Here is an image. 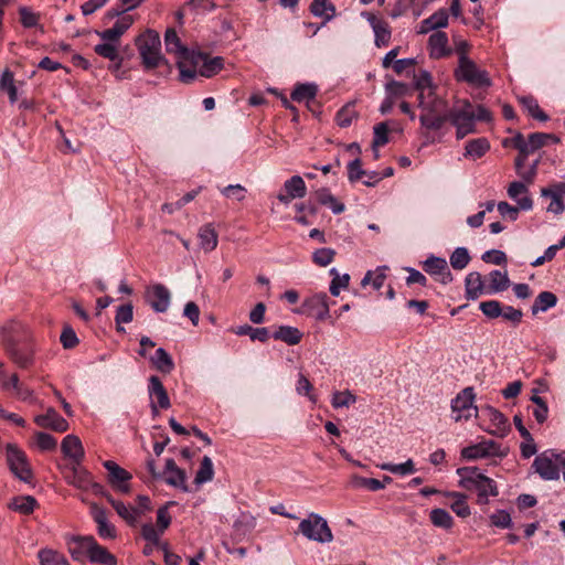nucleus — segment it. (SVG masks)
Masks as SVG:
<instances>
[{
  "label": "nucleus",
  "instance_id": "obj_1",
  "mask_svg": "<svg viewBox=\"0 0 565 565\" xmlns=\"http://www.w3.org/2000/svg\"><path fill=\"white\" fill-rule=\"evenodd\" d=\"M418 108L420 115L418 117L422 128L426 130H440L449 118V105L446 99L437 94L418 95Z\"/></svg>",
  "mask_w": 565,
  "mask_h": 565
},
{
  "label": "nucleus",
  "instance_id": "obj_2",
  "mask_svg": "<svg viewBox=\"0 0 565 565\" xmlns=\"http://www.w3.org/2000/svg\"><path fill=\"white\" fill-rule=\"evenodd\" d=\"M456 472L460 477V487L477 492L478 504H488L490 497H497L499 494L495 481L481 473L478 468L461 467L458 468Z\"/></svg>",
  "mask_w": 565,
  "mask_h": 565
},
{
  "label": "nucleus",
  "instance_id": "obj_3",
  "mask_svg": "<svg viewBox=\"0 0 565 565\" xmlns=\"http://www.w3.org/2000/svg\"><path fill=\"white\" fill-rule=\"evenodd\" d=\"M136 45L146 70H153L167 63L161 53V40L158 32L147 30L136 39Z\"/></svg>",
  "mask_w": 565,
  "mask_h": 565
},
{
  "label": "nucleus",
  "instance_id": "obj_4",
  "mask_svg": "<svg viewBox=\"0 0 565 565\" xmlns=\"http://www.w3.org/2000/svg\"><path fill=\"white\" fill-rule=\"evenodd\" d=\"M298 532L307 540L316 543L327 544L333 541V533L327 519L315 512L308 513L300 521Z\"/></svg>",
  "mask_w": 565,
  "mask_h": 565
},
{
  "label": "nucleus",
  "instance_id": "obj_5",
  "mask_svg": "<svg viewBox=\"0 0 565 565\" xmlns=\"http://www.w3.org/2000/svg\"><path fill=\"white\" fill-rule=\"evenodd\" d=\"M18 324L11 323L2 328V341L12 361L20 367H28L33 364L32 350L26 344H21L15 337Z\"/></svg>",
  "mask_w": 565,
  "mask_h": 565
},
{
  "label": "nucleus",
  "instance_id": "obj_6",
  "mask_svg": "<svg viewBox=\"0 0 565 565\" xmlns=\"http://www.w3.org/2000/svg\"><path fill=\"white\" fill-rule=\"evenodd\" d=\"M448 121L456 128V138L459 140L475 132L476 126L472 104L465 100L460 106L450 107Z\"/></svg>",
  "mask_w": 565,
  "mask_h": 565
},
{
  "label": "nucleus",
  "instance_id": "obj_7",
  "mask_svg": "<svg viewBox=\"0 0 565 565\" xmlns=\"http://www.w3.org/2000/svg\"><path fill=\"white\" fill-rule=\"evenodd\" d=\"M455 77L476 87H489L492 84L488 72L479 68L469 56H462L458 61Z\"/></svg>",
  "mask_w": 565,
  "mask_h": 565
},
{
  "label": "nucleus",
  "instance_id": "obj_8",
  "mask_svg": "<svg viewBox=\"0 0 565 565\" xmlns=\"http://www.w3.org/2000/svg\"><path fill=\"white\" fill-rule=\"evenodd\" d=\"M476 394L471 386L461 390L455 398L451 399L450 407L455 422L468 420L478 415V407L475 405Z\"/></svg>",
  "mask_w": 565,
  "mask_h": 565
},
{
  "label": "nucleus",
  "instance_id": "obj_9",
  "mask_svg": "<svg viewBox=\"0 0 565 565\" xmlns=\"http://www.w3.org/2000/svg\"><path fill=\"white\" fill-rule=\"evenodd\" d=\"M329 297L326 292H316L307 297L300 308L295 310L298 315L315 318L318 321H324L330 316Z\"/></svg>",
  "mask_w": 565,
  "mask_h": 565
},
{
  "label": "nucleus",
  "instance_id": "obj_10",
  "mask_svg": "<svg viewBox=\"0 0 565 565\" xmlns=\"http://www.w3.org/2000/svg\"><path fill=\"white\" fill-rule=\"evenodd\" d=\"M7 462L11 472L21 481L30 483L32 480V470L26 455L15 445L8 444L6 448Z\"/></svg>",
  "mask_w": 565,
  "mask_h": 565
},
{
  "label": "nucleus",
  "instance_id": "obj_11",
  "mask_svg": "<svg viewBox=\"0 0 565 565\" xmlns=\"http://www.w3.org/2000/svg\"><path fill=\"white\" fill-rule=\"evenodd\" d=\"M559 459L561 455L546 450L536 456L533 461V468L543 480H557L559 478Z\"/></svg>",
  "mask_w": 565,
  "mask_h": 565
},
{
  "label": "nucleus",
  "instance_id": "obj_12",
  "mask_svg": "<svg viewBox=\"0 0 565 565\" xmlns=\"http://www.w3.org/2000/svg\"><path fill=\"white\" fill-rule=\"evenodd\" d=\"M103 466L108 472L107 481L110 487L119 493H129L131 490V486L129 483L132 478L131 473L113 460L104 461Z\"/></svg>",
  "mask_w": 565,
  "mask_h": 565
},
{
  "label": "nucleus",
  "instance_id": "obj_13",
  "mask_svg": "<svg viewBox=\"0 0 565 565\" xmlns=\"http://www.w3.org/2000/svg\"><path fill=\"white\" fill-rule=\"evenodd\" d=\"M148 394L153 416L159 414V408L168 409L171 406L167 390L157 375H151L148 380Z\"/></svg>",
  "mask_w": 565,
  "mask_h": 565
},
{
  "label": "nucleus",
  "instance_id": "obj_14",
  "mask_svg": "<svg viewBox=\"0 0 565 565\" xmlns=\"http://www.w3.org/2000/svg\"><path fill=\"white\" fill-rule=\"evenodd\" d=\"M189 62L194 66H199V75L206 78L217 74L224 66V61L221 56L210 58L204 53L192 52Z\"/></svg>",
  "mask_w": 565,
  "mask_h": 565
},
{
  "label": "nucleus",
  "instance_id": "obj_15",
  "mask_svg": "<svg viewBox=\"0 0 565 565\" xmlns=\"http://www.w3.org/2000/svg\"><path fill=\"white\" fill-rule=\"evenodd\" d=\"M146 298L154 312H166L171 302L170 290L162 284H154L146 291Z\"/></svg>",
  "mask_w": 565,
  "mask_h": 565
},
{
  "label": "nucleus",
  "instance_id": "obj_16",
  "mask_svg": "<svg viewBox=\"0 0 565 565\" xmlns=\"http://www.w3.org/2000/svg\"><path fill=\"white\" fill-rule=\"evenodd\" d=\"M423 268L427 274L436 277V279L444 285L451 282L454 279L448 268L447 260L444 257L429 255L423 262Z\"/></svg>",
  "mask_w": 565,
  "mask_h": 565
},
{
  "label": "nucleus",
  "instance_id": "obj_17",
  "mask_svg": "<svg viewBox=\"0 0 565 565\" xmlns=\"http://www.w3.org/2000/svg\"><path fill=\"white\" fill-rule=\"evenodd\" d=\"M482 415L490 422L486 429L489 434L497 437H505L510 431V425L507 417L497 408L488 405L481 409Z\"/></svg>",
  "mask_w": 565,
  "mask_h": 565
},
{
  "label": "nucleus",
  "instance_id": "obj_18",
  "mask_svg": "<svg viewBox=\"0 0 565 565\" xmlns=\"http://www.w3.org/2000/svg\"><path fill=\"white\" fill-rule=\"evenodd\" d=\"M164 482L173 488L180 489L183 492H190L186 483V473L183 469L179 468L172 458L166 460L162 477Z\"/></svg>",
  "mask_w": 565,
  "mask_h": 565
},
{
  "label": "nucleus",
  "instance_id": "obj_19",
  "mask_svg": "<svg viewBox=\"0 0 565 565\" xmlns=\"http://www.w3.org/2000/svg\"><path fill=\"white\" fill-rule=\"evenodd\" d=\"M95 539L92 535L88 536H72L67 540V548L74 561L85 562L89 558L90 550L93 547Z\"/></svg>",
  "mask_w": 565,
  "mask_h": 565
},
{
  "label": "nucleus",
  "instance_id": "obj_20",
  "mask_svg": "<svg viewBox=\"0 0 565 565\" xmlns=\"http://www.w3.org/2000/svg\"><path fill=\"white\" fill-rule=\"evenodd\" d=\"M508 196L514 201L521 211H531L533 200L530 195L527 185L522 181H513L507 190Z\"/></svg>",
  "mask_w": 565,
  "mask_h": 565
},
{
  "label": "nucleus",
  "instance_id": "obj_21",
  "mask_svg": "<svg viewBox=\"0 0 565 565\" xmlns=\"http://www.w3.org/2000/svg\"><path fill=\"white\" fill-rule=\"evenodd\" d=\"M34 422L38 426L50 428L58 433L68 429V423L54 408H49L45 414L35 416Z\"/></svg>",
  "mask_w": 565,
  "mask_h": 565
},
{
  "label": "nucleus",
  "instance_id": "obj_22",
  "mask_svg": "<svg viewBox=\"0 0 565 565\" xmlns=\"http://www.w3.org/2000/svg\"><path fill=\"white\" fill-rule=\"evenodd\" d=\"M63 455L70 458L75 465H81L84 458V448L81 439L75 435H67L61 444Z\"/></svg>",
  "mask_w": 565,
  "mask_h": 565
},
{
  "label": "nucleus",
  "instance_id": "obj_23",
  "mask_svg": "<svg viewBox=\"0 0 565 565\" xmlns=\"http://www.w3.org/2000/svg\"><path fill=\"white\" fill-rule=\"evenodd\" d=\"M270 337L277 341L286 343L287 345H296L301 341L303 333L296 327L280 324L275 327Z\"/></svg>",
  "mask_w": 565,
  "mask_h": 565
},
{
  "label": "nucleus",
  "instance_id": "obj_24",
  "mask_svg": "<svg viewBox=\"0 0 565 565\" xmlns=\"http://www.w3.org/2000/svg\"><path fill=\"white\" fill-rule=\"evenodd\" d=\"M497 444L493 440L481 441L462 448L461 457L466 460H477L494 454Z\"/></svg>",
  "mask_w": 565,
  "mask_h": 565
},
{
  "label": "nucleus",
  "instance_id": "obj_25",
  "mask_svg": "<svg viewBox=\"0 0 565 565\" xmlns=\"http://www.w3.org/2000/svg\"><path fill=\"white\" fill-rule=\"evenodd\" d=\"M428 46L429 55L433 58H443L451 53L448 49V36L441 31H437L429 36Z\"/></svg>",
  "mask_w": 565,
  "mask_h": 565
},
{
  "label": "nucleus",
  "instance_id": "obj_26",
  "mask_svg": "<svg viewBox=\"0 0 565 565\" xmlns=\"http://www.w3.org/2000/svg\"><path fill=\"white\" fill-rule=\"evenodd\" d=\"M318 90L319 88L316 83H299L294 87L290 98L294 102L305 103L309 106L316 99Z\"/></svg>",
  "mask_w": 565,
  "mask_h": 565
},
{
  "label": "nucleus",
  "instance_id": "obj_27",
  "mask_svg": "<svg viewBox=\"0 0 565 565\" xmlns=\"http://www.w3.org/2000/svg\"><path fill=\"white\" fill-rule=\"evenodd\" d=\"M164 45L166 50L169 53H174L184 61H189L191 53L188 49L181 43L180 38L178 36L175 30L168 29L164 33Z\"/></svg>",
  "mask_w": 565,
  "mask_h": 565
},
{
  "label": "nucleus",
  "instance_id": "obj_28",
  "mask_svg": "<svg viewBox=\"0 0 565 565\" xmlns=\"http://www.w3.org/2000/svg\"><path fill=\"white\" fill-rule=\"evenodd\" d=\"M108 502L111 504L117 514L124 519L130 526H136L140 519V511H137L135 507L126 505L122 501L114 498H108Z\"/></svg>",
  "mask_w": 565,
  "mask_h": 565
},
{
  "label": "nucleus",
  "instance_id": "obj_29",
  "mask_svg": "<svg viewBox=\"0 0 565 565\" xmlns=\"http://www.w3.org/2000/svg\"><path fill=\"white\" fill-rule=\"evenodd\" d=\"M482 276L478 271L469 273L465 279L466 297L469 300L478 299L482 294H486L483 289Z\"/></svg>",
  "mask_w": 565,
  "mask_h": 565
},
{
  "label": "nucleus",
  "instance_id": "obj_30",
  "mask_svg": "<svg viewBox=\"0 0 565 565\" xmlns=\"http://www.w3.org/2000/svg\"><path fill=\"white\" fill-rule=\"evenodd\" d=\"M490 150V142L487 138L480 137L468 140L465 145L463 157L477 160L483 157Z\"/></svg>",
  "mask_w": 565,
  "mask_h": 565
},
{
  "label": "nucleus",
  "instance_id": "obj_31",
  "mask_svg": "<svg viewBox=\"0 0 565 565\" xmlns=\"http://www.w3.org/2000/svg\"><path fill=\"white\" fill-rule=\"evenodd\" d=\"M557 296L554 292L547 290L541 291L531 307V313L536 316L540 312H546L554 308L557 305Z\"/></svg>",
  "mask_w": 565,
  "mask_h": 565
},
{
  "label": "nucleus",
  "instance_id": "obj_32",
  "mask_svg": "<svg viewBox=\"0 0 565 565\" xmlns=\"http://www.w3.org/2000/svg\"><path fill=\"white\" fill-rule=\"evenodd\" d=\"M413 81L415 89L418 90V95L436 94V86L433 83L431 74L427 70H420L418 73H414Z\"/></svg>",
  "mask_w": 565,
  "mask_h": 565
},
{
  "label": "nucleus",
  "instance_id": "obj_33",
  "mask_svg": "<svg viewBox=\"0 0 565 565\" xmlns=\"http://www.w3.org/2000/svg\"><path fill=\"white\" fill-rule=\"evenodd\" d=\"M490 284L486 289L487 295H494L501 291H504L510 286V279L508 274L504 271H500L494 269L489 274Z\"/></svg>",
  "mask_w": 565,
  "mask_h": 565
},
{
  "label": "nucleus",
  "instance_id": "obj_34",
  "mask_svg": "<svg viewBox=\"0 0 565 565\" xmlns=\"http://www.w3.org/2000/svg\"><path fill=\"white\" fill-rule=\"evenodd\" d=\"M236 335H248L252 341L267 342L270 338L268 328H253L249 324H242L234 329Z\"/></svg>",
  "mask_w": 565,
  "mask_h": 565
},
{
  "label": "nucleus",
  "instance_id": "obj_35",
  "mask_svg": "<svg viewBox=\"0 0 565 565\" xmlns=\"http://www.w3.org/2000/svg\"><path fill=\"white\" fill-rule=\"evenodd\" d=\"M93 476L89 471L82 468L81 465H75L72 469V475L68 478V483L81 490H88Z\"/></svg>",
  "mask_w": 565,
  "mask_h": 565
},
{
  "label": "nucleus",
  "instance_id": "obj_36",
  "mask_svg": "<svg viewBox=\"0 0 565 565\" xmlns=\"http://www.w3.org/2000/svg\"><path fill=\"white\" fill-rule=\"evenodd\" d=\"M150 362L162 373H170L174 369L171 355L163 348L156 350L154 354L150 356Z\"/></svg>",
  "mask_w": 565,
  "mask_h": 565
},
{
  "label": "nucleus",
  "instance_id": "obj_37",
  "mask_svg": "<svg viewBox=\"0 0 565 565\" xmlns=\"http://www.w3.org/2000/svg\"><path fill=\"white\" fill-rule=\"evenodd\" d=\"M317 200L320 204L328 206L333 214H341L345 206L339 202L335 196L327 188H321L316 192Z\"/></svg>",
  "mask_w": 565,
  "mask_h": 565
},
{
  "label": "nucleus",
  "instance_id": "obj_38",
  "mask_svg": "<svg viewBox=\"0 0 565 565\" xmlns=\"http://www.w3.org/2000/svg\"><path fill=\"white\" fill-rule=\"evenodd\" d=\"M92 563H98L103 565H117L116 557L110 554L105 547L100 546L96 540L93 543L90 555L88 558Z\"/></svg>",
  "mask_w": 565,
  "mask_h": 565
},
{
  "label": "nucleus",
  "instance_id": "obj_39",
  "mask_svg": "<svg viewBox=\"0 0 565 565\" xmlns=\"http://www.w3.org/2000/svg\"><path fill=\"white\" fill-rule=\"evenodd\" d=\"M200 246L205 252H212L217 246V234L211 224L204 225L199 232Z\"/></svg>",
  "mask_w": 565,
  "mask_h": 565
},
{
  "label": "nucleus",
  "instance_id": "obj_40",
  "mask_svg": "<svg viewBox=\"0 0 565 565\" xmlns=\"http://www.w3.org/2000/svg\"><path fill=\"white\" fill-rule=\"evenodd\" d=\"M214 477V467L212 459L207 456H204L201 460L200 467L195 473L194 483L196 486H202L209 481H211Z\"/></svg>",
  "mask_w": 565,
  "mask_h": 565
},
{
  "label": "nucleus",
  "instance_id": "obj_41",
  "mask_svg": "<svg viewBox=\"0 0 565 565\" xmlns=\"http://www.w3.org/2000/svg\"><path fill=\"white\" fill-rule=\"evenodd\" d=\"M284 189L294 199H301L307 193L306 183L300 175H294L286 180Z\"/></svg>",
  "mask_w": 565,
  "mask_h": 565
},
{
  "label": "nucleus",
  "instance_id": "obj_42",
  "mask_svg": "<svg viewBox=\"0 0 565 565\" xmlns=\"http://www.w3.org/2000/svg\"><path fill=\"white\" fill-rule=\"evenodd\" d=\"M446 495L454 499L450 508L460 518H467L471 511L467 503V495L460 492H446Z\"/></svg>",
  "mask_w": 565,
  "mask_h": 565
},
{
  "label": "nucleus",
  "instance_id": "obj_43",
  "mask_svg": "<svg viewBox=\"0 0 565 565\" xmlns=\"http://www.w3.org/2000/svg\"><path fill=\"white\" fill-rule=\"evenodd\" d=\"M448 24V14L441 9L433 13L430 17L423 21L424 32L443 29Z\"/></svg>",
  "mask_w": 565,
  "mask_h": 565
},
{
  "label": "nucleus",
  "instance_id": "obj_44",
  "mask_svg": "<svg viewBox=\"0 0 565 565\" xmlns=\"http://www.w3.org/2000/svg\"><path fill=\"white\" fill-rule=\"evenodd\" d=\"M380 468L382 470L399 476L412 475L416 471L414 461L412 459H407L405 462L402 463L384 462L380 465Z\"/></svg>",
  "mask_w": 565,
  "mask_h": 565
},
{
  "label": "nucleus",
  "instance_id": "obj_45",
  "mask_svg": "<svg viewBox=\"0 0 565 565\" xmlns=\"http://www.w3.org/2000/svg\"><path fill=\"white\" fill-rule=\"evenodd\" d=\"M431 523L445 530H448L452 526L454 520L450 513L441 508H437L430 511L429 514Z\"/></svg>",
  "mask_w": 565,
  "mask_h": 565
},
{
  "label": "nucleus",
  "instance_id": "obj_46",
  "mask_svg": "<svg viewBox=\"0 0 565 565\" xmlns=\"http://www.w3.org/2000/svg\"><path fill=\"white\" fill-rule=\"evenodd\" d=\"M351 486L356 489H367L370 491H379L385 488V483L379 479L365 478L362 476H353L351 479Z\"/></svg>",
  "mask_w": 565,
  "mask_h": 565
},
{
  "label": "nucleus",
  "instance_id": "obj_47",
  "mask_svg": "<svg viewBox=\"0 0 565 565\" xmlns=\"http://www.w3.org/2000/svg\"><path fill=\"white\" fill-rule=\"evenodd\" d=\"M36 505V500L31 495L17 497L9 504V508L23 514L31 513Z\"/></svg>",
  "mask_w": 565,
  "mask_h": 565
},
{
  "label": "nucleus",
  "instance_id": "obj_48",
  "mask_svg": "<svg viewBox=\"0 0 565 565\" xmlns=\"http://www.w3.org/2000/svg\"><path fill=\"white\" fill-rule=\"evenodd\" d=\"M470 259L471 257L466 247L455 248V250L451 253L449 257L450 265L456 270L465 269L468 266Z\"/></svg>",
  "mask_w": 565,
  "mask_h": 565
},
{
  "label": "nucleus",
  "instance_id": "obj_49",
  "mask_svg": "<svg viewBox=\"0 0 565 565\" xmlns=\"http://www.w3.org/2000/svg\"><path fill=\"white\" fill-rule=\"evenodd\" d=\"M536 393L537 391L535 390L534 394L530 397L531 402L535 404L533 416L539 424H543L548 417V406Z\"/></svg>",
  "mask_w": 565,
  "mask_h": 565
},
{
  "label": "nucleus",
  "instance_id": "obj_50",
  "mask_svg": "<svg viewBox=\"0 0 565 565\" xmlns=\"http://www.w3.org/2000/svg\"><path fill=\"white\" fill-rule=\"evenodd\" d=\"M134 319V307L131 303L121 305L116 310L115 322L117 324V330L119 332H124L125 328L120 327V324L130 323Z\"/></svg>",
  "mask_w": 565,
  "mask_h": 565
},
{
  "label": "nucleus",
  "instance_id": "obj_51",
  "mask_svg": "<svg viewBox=\"0 0 565 565\" xmlns=\"http://www.w3.org/2000/svg\"><path fill=\"white\" fill-rule=\"evenodd\" d=\"M310 11L315 17H327L330 19L335 12V7L329 0H313Z\"/></svg>",
  "mask_w": 565,
  "mask_h": 565
},
{
  "label": "nucleus",
  "instance_id": "obj_52",
  "mask_svg": "<svg viewBox=\"0 0 565 565\" xmlns=\"http://www.w3.org/2000/svg\"><path fill=\"white\" fill-rule=\"evenodd\" d=\"M41 565H70L67 559L53 550H42L39 552Z\"/></svg>",
  "mask_w": 565,
  "mask_h": 565
},
{
  "label": "nucleus",
  "instance_id": "obj_53",
  "mask_svg": "<svg viewBox=\"0 0 565 565\" xmlns=\"http://www.w3.org/2000/svg\"><path fill=\"white\" fill-rule=\"evenodd\" d=\"M95 52L99 56L107 58L109 61H119V52H118V44L110 43V42H104L95 45Z\"/></svg>",
  "mask_w": 565,
  "mask_h": 565
},
{
  "label": "nucleus",
  "instance_id": "obj_54",
  "mask_svg": "<svg viewBox=\"0 0 565 565\" xmlns=\"http://www.w3.org/2000/svg\"><path fill=\"white\" fill-rule=\"evenodd\" d=\"M162 534L163 531L160 527H156L152 523L141 525V536L150 545H158Z\"/></svg>",
  "mask_w": 565,
  "mask_h": 565
},
{
  "label": "nucleus",
  "instance_id": "obj_55",
  "mask_svg": "<svg viewBox=\"0 0 565 565\" xmlns=\"http://www.w3.org/2000/svg\"><path fill=\"white\" fill-rule=\"evenodd\" d=\"M479 310L489 319H495L502 315V306L498 300L481 301Z\"/></svg>",
  "mask_w": 565,
  "mask_h": 565
},
{
  "label": "nucleus",
  "instance_id": "obj_56",
  "mask_svg": "<svg viewBox=\"0 0 565 565\" xmlns=\"http://www.w3.org/2000/svg\"><path fill=\"white\" fill-rule=\"evenodd\" d=\"M409 88L411 87L408 84L397 81H391L385 85V94H387L390 97L396 100V98L398 97H404L408 95Z\"/></svg>",
  "mask_w": 565,
  "mask_h": 565
},
{
  "label": "nucleus",
  "instance_id": "obj_57",
  "mask_svg": "<svg viewBox=\"0 0 565 565\" xmlns=\"http://www.w3.org/2000/svg\"><path fill=\"white\" fill-rule=\"evenodd\" d=\"M221 193L227 199H233L241 202L245 200L247 190L244 185L236 183L222 188Z\"/></svg>",
  "mask_w": 565,
  "mask_h": 565
},
{
  "label": "nucleus",
  "instance_id": "obj_58",
  "mask_svg": "<svg viewBox=\"0 0 565 565\" xmlns=\"http://www.w3.org/2000/svg\"><path fill=\"white\" fill-rule=\"evenodd\" d=\"M372 148H379L388 142V128L386 122H380L373 128Z\"/></svg>",
  "mask_w": 565,
  "mask_h": 565
},
{
  "label": "nucleus",
  "instance_id": "obj_59",
  "mask_svg": "<svg viewBox=\"0 0 565 565\" xmlns=\"http://www.w3.org/2000/svg\"><path fill=\"white\" fill-rule=\"evenodd\" d=\"M174 501H168L166 504L157 510V524L161 531H166L171 524V515L169 514L170 507L175 505Z\"/></svg>",
  "mask_w": 565,
  "mask_h": 565
},
{
  "label": "nucleus",
  "instance_id": "obj_60",
  "mask_svg": "<svg viewBox=\"0 0 565 565\" xmlns=\"http://www.w3.org/2000/svg\"><path fill=\"white\" fill-rule=\"evenodd\" d=\"M335 250L332 248L323 247L317 249L312 255L315 264L321 267H326L333 262Z\"/></svg>",
  "mask_w": 565,
  "mask_h": 565
},
{
  "label": "nucleus",
  "instance_id": "obj_61",
  "mask_svg": "<svg viewBox=\"0 0 565 565\" xmlns=\"http://www.w3.org/2000/svg\"><path fill=\"white\" fill-rule=\"evenodd\" d=\"M547 139H554L553 135L545 132H534L527 138V152H534L542 148Z\"/></svg>",
  "mask_w": 565,
  "mask_h": 565
},
{
  "label": "nucleus",
  "instance_id": "obj_62",
  "mask_svg": "<svg viewBox=\"0 0 565 565\" xmlns=\"http://www.w3.org/2000/svg\"><path fill=\"white\" fill-rule=\"evenodd\" d=\"M491 524L499 529H510L512 519L507 510H498L490 515Z\"/></svg>",
  "mask_w": 565,
  "mask_h": 565
},
{
  "label": "nucleus",
  "instance_id": "obj_63",
  "mask_svg": "<svg viewBox=\"0 0 565 565\" xmlns=\"http://www.w3.org/2000/svg\"><path fill=\"white\" fill-rule=\"evenodd\" d=\"M373 32L375 36L374 42L377 47L385 46L388 44L391 39V30L387 23L383 22L381 25L374 26Z\"/></svg>",
  "mask_w": 565,
  "mask_h": 565
},
{
  "label": "nucleus",
  "instance_id": "obj_64",
  "mask_svg": "<svg viewBox=\"0 0 565 565\" xmlns=\"http://www.w3.org/2000/svg\"><path fill=\"white\" fill-rule=\"evenodd\" d=\"M355 401L356 397L349 391L342 393L337 392L332 398V406L334 408L349 407L350 405L354 404Z\"/></svg>",
  "mask_w": 565,
  "mask_h": 565
}]
</instances>
